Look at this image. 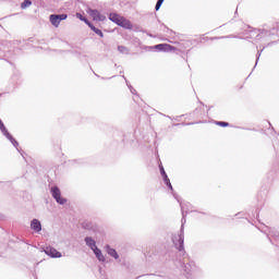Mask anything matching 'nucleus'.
<instances>
[{"label":"nucleus","mask_w":279,"mask_h":279,"mask_svg":"<svg viewBox=\"0 0 279 279\" xmlns=\"http://www.w3.org/2000/svg\"><path fill=\"white\" fill-rule=\"evenodd\" d=\"M52 197L56 198L58 204H66V199L62 198L60 189L58 186L51 187Z\"/></svg>","instance_id":"nucleus-3"},{"label":"nucleus","mask_w":279,"mask_h":279,"mask_svg":"<svg viewBox=\"0 0 279 279\" xmlns=\"http://www.w3.org/2000/svg\"><path fill=\"white\" fill-rule=\"evenodd\" d=\"M0 130L3 132V134H8V129H5V124H3V121L0 120Z\"/></svg>","instance_id":"nucleus-18"},{"label":"nucleus","mask_w":279,"mask_h":279,"mask_svg":"<svg viewBox=\"0 0 279 279\" xmlns=\"http://www.w3.org/2000/svg\"><path fill=\"white\" fill-rule=\"evenodd\" d=\"M76 19H80V21H83V23H85L86 25H88L90 22L88 21V19L84 17L82 15V13H76Z\"/></svg>","instance_id":"nucleus-15"},{"label":"nucleus","mask_w":279,"mask_h":279,"mask_svg":"<svg viewBox=\"0 0 279 279\" xmlns=\"http://www.w3.org/2000/svg\"><path fill=\"white\" fill-rule=\"evenodd\" d=\"M87 25H88V27L90 28L92 32H95V34H97L98 36L104 38V33L101 32V29L95 27V25H93V23H90V22Z\"/></svg>","instance_id":"nucleus-12"},{"label":"nucleus","mask_w":279,"mask_h":279,"mask_svg":"<svg viewBox=\"0 0 279 279\" xmlns=\"http://www.w3.org/2000/svg\"><path fill=\"white\" fill-rule=\"evenodd\" d=\"M161 171V175H163V180L167 184V186H169V189H171V191H173V186L171 185V181H169V177H167V172H165V168H160Z\"/></svg>","instance_id":"nucleus-10"},{"label":"nucleus","mask_w":279,"mask_h":279,"mask_svg":"<svg viewBox=\"0 0 279 279\" xmlns=\"http://www.w3.org/2000/svg\"><path fill=\"white\" fill-rule=\"evenodd\" d=\"M107 253L109 254V256H112V258L118 259L119 258V253H117V250L111 248L110 245L106 246Z\"/></svg>","instance_id":"nucleus-11"},{"label":"nucleus","mask_w":279,"mask_h":279,"mask_svg":"<svg viewBox=\"0 0 279 279\" xmlns=\"http://www.w3.org/2000/svg\"><path fill=\"white\" fill-rule=\"evenodd\" d=\"M45 254H47V256H50L51 258H61L62 257V253L58 252V250H56L52 246H47L44 250Z\"/></svg>","instance_id":"nucleus-4"},{"label":"nucleus","mask_w":279,"mask_h":279,"mask_svg":"<svg viewBox=\"0 0 279 279\" xmlns=\"http://www.w3.org/2000/svg\"><path fill=\"white\" fill-rule=\"evenodd\" d=\"M32 230H35V232H40L43 230V226L40 225V221L38 219H34L31 223Z\"/></svg>","instance_id":"nucleus-8"},{"label":"nucleus","mask_w":279,"mask_h":279,"mask_svg":"<svg viewBox=\"0 0 279 279\" xmlns=\"http://www.w3.org/2000/svg\"><path fill=\"white\" fill-rule=\"evenodd\" d=\"M122 20H123V16H121L118 13H110L109 14V21H111L112 23H116V25H119Z\"/></svg>","instance_id":"nucleus-7"},{"label":"nucleus","mask_w":279,"mask_h":279,"mask_svg":"<svg viewBox=\"0 0 279 279\" xmlns=\"http://www.w3.org/2000/svg\"><path fill=\"white\" fill-rule=\"evenodd\" d=\"M177 241H179V246H177L179 252H184V236L178 235Z\"/></svg>","instance_id":"nucleus-13"},{"label":"nucleus","mask_w":279,"mask_h":279,"mask_svg":"<svg viewBox=\"0 0 279 279\" xmlns=\"http://www.w3.org/2000/svg\"><path fill=\"white\" fill-rule=\"evenodd\" d=\"M154 49H157V51H175V47L169 44H158L154 46Z\"/></svg>","instance_id":"nucleus-5"},{"label":"nucleus","mask_w":279,"mask_h":279,"mask_svg":"<svg viewBox=\"0 0 279 279\" xmlns=\"http://www.w3.org/2000/svg\"><path fill=\"white\" fill-rule=\"evenodd\" d=\"M87 14L92 16L93 21H106V15L101 14L97 10L88 9Z\"/></svg>","instance_id":"nucleus-2"},{"label":"nucleus","mask_w":279,"mask_h":279,"mask_svg":"<svg viewBox=\"0 0 279 279\" xmlns=\"http://www.w3.org/2000/svg\"><path fill=\"white\" fill-rule=\"evenodd\" d=\"M94 254L96 255V257L98 258V260H100L101 263H104L106 260V257L104 256V254L101 253V250H99L97 246H95L93 248Z\"/></svg>","instance_id":"nucleus-9"},{"label":"nucleus","mask_w":279,"mask_h":279,"mask_svg":"<svg viewBox=\"0 0 279 279\" xmlns=\"http://www.w3.org/2000/svg\"><path fill=\"white\" fill-rule=\"evenodd\" d=\"M165 3V0H158L155 7V10H160V7Z\"/></svg>","instance_id":"nucleus-19"},{"label":"nucleus","mask_w":279,"mask_h":279,"mask_svg":"<svg viewBox=\"0 0 279 279\" xmlns=\"http://www.w3.org/2000/svg\"><path fill=\"white\" fill-rule=\"evenodd\" d=\"M32 5V2L29 0H24L21 4L22 10H25V8H29Z\"/></svg>","instance_id":"nucleus-16"},{"label":"nucleus","mask_w":279,"mask_h":279,"mask_svg":"<svg viewBox=\"0 0 279 279\" xmlns=\"http://www.w3.org/2000/svg\"><path fill=\"white\" fill-rule=\"evenodd\" d=\"M216 125H219V128H229L230 123L218 121V122H216Z\"/></svg>","instance_id":"nucleus-17"},{"label":"nucleus","mask_w":279,"mask_h":279,"mask_svg":"<svg viewBox=\"0 0 279 279\" xmlns=\"http://www.w3.org/2000/svg\"><path fill=\"white\" fill-rule=\"evenodd\" d=\"M119 27H123L124 29H132L134 26L132 25V22L125 17H122L120 23L118 24Z\"/></svg>","instance_id":"nucleus-6"},{"label":"nucleus","mask_w":279,"mask_h":279,"mask_svg":"<svg viewBox=\"0 0 279 279\" xmlns=\"http://www.w3.org/2000/svg\"><path fill=\"white\" fill-rule=\"evenodd\" d=\"M85 242H86V245L90 247V250H94L95 247H97V244L95 243V240H93V238H86Z\"/></svg>","instance_id":"nucleus-14"},{"label":"nucleus","mask_w":279,"mask_h":279,"mask_svg":"<svg viewBox=\"0 0 279 279\" xmlns=\"http://www.w3.org/2000/svg\"><path fill=\"white\" fill-rule=\"evenodd\" d=\"M66 19H69V15L66 14H51L49 16V21L53 27H60V23H62V21H66Z\"/></svg>","instance_id":"nucleus-1"}]
</instances>
